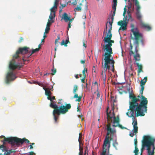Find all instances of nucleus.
<instances>
[{"label":"nucleus","instance_id":"39","mask_svg":"<svg viewBox=\"0 0 155 155\" xmlns=\"http://www.w3.org/2000/svg\"><path fill=\"white\" fill-rule=\"evenodd\" d=\"M136 64L137 65V66L138 67V70L140 69H142V66L141 64H140V65L139 64V63H136Z\"/></svg>","mask_w":155,"mask_h":155},{"label":"nucleus","instance_id":"11","mask_svg":"<svg viewBox=\"0 0 155 155\" xmlns=\"http://www.w3.org/2000/svg\"><path fill=\"white\" fill-rule=\"evenodd\" d=\"M46 87H43V89L45 91V94L48 96L47 97V99L50 100L51 102H52V99H51V96H50L52 94V93L51 92V91H53V86H51V87L49 86V85L48 84H47L45 86ZM52 102H51V103Z\"/></svg>","mask_w":155,"mask_h":155},{"label":"nucleus","instance_id":"21","mask_svg":"<svg viewBox=\"0 0 155 155\" xmlns=\"http://www.w3.org/2000/svg\"><path fill=\"white\" fill-rule=\"evenodd\" d=\"M62 18L65 22H68L70 19V17H69L67 14L65 12L63 14Z\"/></svg>","mask_w":155,"mask_h":155},{"label":"nucleus","instance_id":"48","mask_svg":"<svg viewBox=\"0 0 155 155\" xmlns=\"http://www.w3.org/2000/svg\"><path fill=\"white\" fill-rule=\"evenodd\" d=\"M12 152L10 150H9L8 151H5V152L4 154H10Z\"/></svg>","mask_w":155,"mask_h":155},{"label":"nucleus","instance_id":"38","mask_svg":"<svg viewBox=\"0 0 155 155\" xmlns=\"http://www.w3.org/2000/svg\"><path fill=\"white\" fill-rule=\"evenodd\" d=\"M101 75H102L103 79H106V74H104L103 71V70L102 71Z\"/></svg>","mask_w":155,"mask_h":155},{"label":"nucleus","instance_id":"7","mask_svg":"<svg viewBox=\"0 0 155 155\" xmlns=\"http://www.w3.org/2000/svg\"><path fill=\"white\" fill-rule=\"evenodd\" d=\"M110 140L109 138H105L102 147V152H101L100 155H110L109 148L110 147ZM110 155H113L111 154Z\"/></svg>","mask_w":155,"mask_h":155},{"label":"nucleus","instance_id":"13","mask_svg":"<svg viewBox=\"0 0 155 155\" xmlns=\"http://www.w3.org/2000/svg\"><path fill=\"white\" fill-rule=\"evenodd\" d=\"M84 139L83 136H79L78 142L79 143V155H86L88 154V153L87 152H85L84 151V154H83V147L84 146L83 140Z\"/></svg>","mask_w":155,"mask_h":155},{"label":"nucleus","instance_id":"53","mask_svg":"<svg viewBox=\"0 0 155 155\" xmlns=\"http://www.w3.org/2000/svg\"><path fill=\"white\" fill-rule=\"evenodd\" d=\"M65 44V41L64 40H63L62 41L61 43V45H64Z\"/></svg>","mask_w":155,"mask_h":155},{"label":"nucleus","instance_id":"12","mask_svg":"<svg viewBox=\"0 0 155 155\" xmlns=\"http://www.w3.org/2000/svg\"><path fill=\"white\" fill-rule=\"evenodd\" d=\"M139 17L137 16V15H136V17L137 19L140 22V25L141 26V28H144L148 31H150L151 29V28L150 26H148L147 25L144 24L142 21L141 18L142 17V15L141 13L138 14Z\"/></svg>","mask_w":155,"mask_h":155},{"label":"nucleus","instance_id":"41","mask_svg":"<svg viewBox=\"0 0 155 155\" xmlns=\"http://www.w3.org/2000/svg\"><path fill=\"white\" fill-rule=\"evenodd\" d=\"M117 87L119 88V90H121V91H124V92H125L126 93H127V92H126L125 91H124L123 90V89L122 88L124 87L123 86V85H122L121 87L119 86H117Z\"/></svg>","mask_w":155,"mask_h":155},{"label":"nucleus","instance_id":"52","mask_svg":"<svg viewBox=\"0 0 155 155\" xmlns=\"http://www.w3.org/2000/svg\"><path fill=\"white\" fill-rule=\"evenodd\" d=\"M1 150H2L3 151H5V147H4V146H3V145H2L1 147Z\"/></svg>","mask_w":155,"mask_h":155},{"label":"nucleus","instance_id":"61","mask_svg":"<svg viewBox=\"0 0 155 155\" xmlns=\"http://www.w3.org/2000/svg\"><path fill=\"white\" fill-rule=\"evenodd\" d=\"M140 42L141 43V44H142V45L143 46H144V44L143 43V39H141L140 41Z\"/></svg>","mask_w":155,"mask_h":155},{"label":"nucleus","instance_id":"35","mask_svg":"<svg viewBox=\"0 0 155 155\" xmlns=\"http://www.w3.org/2000/svg\"><path fill=\"white\" fill-rule=\"evenodd\" d=\"M51 71L52 73H51V74L53 75L56 72V69H54V67H53L51 69Z\"/></svg>","mask_w":155,"mask_h":155},{"label":"nucleus","instance_id":"47","mask_svg":"<svg viewBox=\"0 0 155 155\" xmlns=\"http://www.w3.org/2000/svg\"><path fill=\"white\" fill-rule=\"evenodd\" d=\"M134 145H135V147H136V146H137V139L136 138L134 139Z\"/></svg>","mask_w":155,"mask_h":155},{"label":"nucleus","instance_id":"25","mask_svg":"<svg viewBox=\"0 0 155 155\" xmlns=\"http://www.w3.org/2000/svg\"><path fill=\"white\" fill-rule=\"evenodd\" d=\"M126 87L127 88V91L129 92V95H133V91L132 90L130 91L129 86H128L127 85Z\"/></svg>","mask_w":155,"mask_h":155},{"label":"nucleus","instance_id":"54","mask_svg":"<svg viewBox=\"0 0 155 155\" xmlns=\"http://www.w3.org/2000/svg\"><path fill=\"white\" fill-rule=\"evenodd\" d=\"M135 100L136 101V103H138V101H141V99H140L139 98H137L136 97H135Z\"/></svg>","mask_w":155,"mask_h":155},{"label":"nucleus","instance_id":"19","mask_svg":"<svg viewBox=\"0 0 155 155\" xmlns=\"http://www.w3.org/2000/svg\"><path fill=\"white\" fill-rule=\"evenodd\" d=\"M81 2H82L84 3V13L83 16H84V18L85 19L86 17V12H87L88 8L87 2L86 0H81Z\"/></svg>","mask_w":155,"mask_h":155},{"label":"nucleus","instance_id":"32","mask_svg":"<svg viewBox=\"0 0 155 155\" xmlns=\"http://www.w3.org/2000/svg\"><path fill=\"white\" fill-rule=\"evenodd\" d=\"M138 149L137 147V146H136V147H135V150L134 151V152L135 153V155H138ZM140 155H142V153H140Z\"/></svg>","mask_w":155,"mask_h":155},{"label":"nucleus","instance_id":"16","mask_svg":"<svg viewBox=\"0 0 155 155\" xmlns=\"http://www.w3.org/2000/svg\"><path fill=\"white\" fill-rule=\"evenodd\" d=\"M124 22H123L122 21H120L117 22V25H121V27L120 28L119 31L121 29L123 30H125L127 29V24L128 22L125 21V20H124Z\"/></svg>","mask_w":155,"mask_h":155},{"label":"nucleus","instance_id":"49","mask_svg":"<svg viewBox=\"0 0 155 155\" xmlns=\"http://www.w3.org/2000/svg\"><path fill=\"white\" fill-rule=\"evenodd\" d=\"M115 144H116L117 145L118 144V143L117 142H116V141H115L114 143H113V146L115 148V149L117 150V147L115 146Z\"/></svg>","mask_w":155,"mask_h":155},{"label":"nucleus","instance_id":"58","mask_svg":"<svg viewBox=\"0 0 155 155\" xmlns=\"http://www.w3.org/2000/svg\"><path fill=\"white\" fill-rule=\"evenodd\" d=\"M134 54L133 52L131 50H130L129 52V55L130 56H131L132 54Z\"/></svg>","mask_w":155,"mask_h":155},{"label":"nucleus","instance_id":"26","mask_svg":"<svg viewBox=\"0 0 155 155\" xmlns=\"http://www.w3.org/2000/svg\"><path fill=\"white\" fill-rule=\"evenodd\" d=\"M54 18H55V17L52 19V20L54 21V22H52V21L50 20V19L49 18L48 20V22L47 23V24L46 26L49 27L51 25V23L54 22V21L53 20Z\"/></svg>","mask_w":155,"mask_h":155},{"label":"nucleus","instance_id":"4","mask_svg":"<svg viewBox=\"0 0 155 155\" xmlns=\"http://www.w3.org/2000/svg\"><path fill=\"white\" fill-rule=\"evenodd\" d=\"M58 107L56 103L53 104L51 103L50 106L52 108H54L53 114L55 123H58V120L61 113L64 114L68 111V110L71 108L70 104H66L65 106L63 104H61V105H58Z\"/></svg>","mask_w":155,"mask_h":155},{"label":"nucleus","instance_id":"10","mask_svg":"<svg viewBox=\"0 0 155 155\" xmlns=\"http://www.w3.org/2000/svg\"><path fill=\"white\" fill-rule=\"evenodd\" d=\"M107 41L108 42H105L106 44L103 45L104 51L105 52L104 54H103L102 56L111 57L112 56L111 54H113V52L111 46L112 45L109 40H107Z\"/></svg>","mask_w":155,"mask_h":155},{"label":"nucleus","instance_id":"51","mask_svg":"<svg viewBox=\"0 0 155 155\" xmlns=\"http://www.w3.org/2000/svg\"><path fill=\"white\" fill-rule=\"evenodd\" d=\"M113 13L112 14V15L114 16L115 14V12L116 11V9H113Z\"/></svg>","mask_w":155,"mask_h":155},{"label":"nucleus","instance_id":"9","mask_svg":"<svg viewBox=\"0 0 155 155\" xmlns=\"http://www.w3.org/2000/svg\"><path fill=\"white\" fill-rule=\"evenodd\" d=\"M136 96L133 95H129V98L131 99V101H129V109H128V111L126 113V115L129 117H133L134 109H133L132 106L135 105V103H136L135 100Z\"/></svg>","mask_w":155,"mask_h":155},{"label":"nucleus","instance_id":"59","mask_svg":"<svg viewBox=\"0 0 155 155\" xmlns=\"http://www.w3.org/2000/svg\"><path fill=\"white\" fill-rule=\"evenodd\" d=\"M61 100H60V101H59L58 103V105H57L58 107L59 106L58 105H61V104H63V103H62L61 102Z\"/></svg>","mask_w":155,"mask_h":155},{"label":"nucleus","instance_id":"14","mask_svg":"<svg viewBox=\"0 0 155 155\" xmlns=\"http://www.w3.org/2000/svg\"><path fill=\"white\" fill-rule=\"evenodd\" d=\"M59 0H55L54 5V6L50 9L51 13L49 15V18L50 20L52 21V22H53L54 21L52 20V19L54 18L55 16V11H53V9L56 8H57L56 5L58 4Z\"/></svg>","mask_w":155,"mask_h":155},{"label":"nucleus","instance_id":"22","mask_svg":"<svg viewBox=\"0 0 155 155\" xmlns=\"http://www.w3.org/2000/svg\"><path fill=\"white\" fill-rule=\"evenodd\" d=\"M33 83L36 84H38L39 86H42L43 88L44 87H46L45 86L47 84H48L47 83H46L44 84L42 83L41 82H39L37 81H33Z\"/></svg>","mask_w":155,"mask_h":155},{"label":"nucleus","instance_id":"60","mask_svg":"<svg viewBox=\"0 0 155 155\" xmlns=\"http://www.w3.org/2000/svg\"><path fill=\"white\" fill-rule=\"evenodd\" d=\"M130 41V50H132V48H133V46H132V44H131V41Z\"/></svg>","mask_w":155,"mask_h":155},{"label":"nucleus","instance_id":"50","mask_svg":"<svg viewBox=\"0 0 155 155\" xmlns=\"http://www.w3.org/2000/svg\"><path fill=\"white\" fill-rule=\"evenodd\" d=\"M112 34H111V33H109V37H108V39H109H109H111V37H112Z\"/></svg>","mask_w":155,"mask_h":155},{"label":"nucleus","instance_id":"62","mask_svg":"<svg viewBox=\"0 0 155 155\" xmlns=\"http://www.w3.org/2000/svg\"><path fill=\"white\" fill-rule=\"evenodd\" d=\"M141 88L140 90L142 91H143L144 88V87L143 86H141Z\"/></svg>","mask_w":155,"mask_h":155},{"label":"nucleus","instance_id":"8","mask_svg":"<svg viewBox=\"0 0 155 155\" xmlns=\"http://www.w3.org/2000/svg\"><path fill=\"white\" fill-rule=\"evenodd\" d=\"M155 142V138H152L151 136H143V140H142V146L146 144L149 147L150 146H152L153 147V150H154L155 147L154 146Z\"/></svg>","mask_w":155,"mask_h":155},{"label":"nucleus","instance_id":"29","mask_svg":"<svg viewBox=\"0 0 155 155\" xmlns=\"http://www.w3.org/2000/svg\"><path fill=\"white\" fill-rule=\"evenodd\" d=\"M117 2H113L112 5V7L113 9H116L117 5Z\"/></svg>","mask_w":155,"mask_h":155},{"label":"nucleus","instance_id":"1","mask_svg":"<svg viewBox=\"0 0 155 155\" xmlns=\"http://www.w3.org/2000/svg\"><path fill=\"white\" fill-rule=\"evenodd\" d=\"M29 49L26 47L20 48L13 55L12 59L9 61L8 69L5 75V81L6 84H9L17 78L18 71L22 69L25 62L30 61L31 55L39 50L38 48L32 50Z\"/></svg>","mask_w":155,"mask_h":155},{"label":"nucleus","instance_id":"34","mask_svg":"<svg viewBox=\"0 0 155 155\" xmlns=\"http://www.w3.org/2000/svg\"><path fill=\"white\" fill-rule=\"evenodd\" d=\"M102 67L103 68V70L104 71V72H103L104 74H107V68L105 67V66L102 65Z\"/></svg>","mask_w":155,"mask_h":155},{"label":"nucleus","instance_id":"18","mask_svg":"<svg viewBox=\"0 0 155 155\" xmlns=\"http://www.w3.org/2000/svg\"><path fill=\"white\" fill-rule=\"evenodd\" d=\"M131 12H132V11L128 10L127 11V15H125V17H124V20H125V21H127V22L130 19L131 20V21H133V19L132 17Z\"/></svg>","mask_w":155,"mask_h":155},{"label":"nucleus","instance_id":"31","mask_svg":"<svg viewBox=\"0 0 155 155\" xmlns=\"http://www.w3.org/2000/svg\"><path fill=\"white\" fill-rule=\"evenodd\" d=\"M140 57V54L138 53H136V54L134 55V58L136 61H139L140 60V59H138L137 58V57L139 58Z\"/></svg>","mask_w":155,"mask_h":155},{"label":"nucleus","instance_id":"33","mask_svg":"<svg viewBox=\"0 0 155 155\" xmlns=\"http://www.w3.org/2000/svg\"><path fill=\"white\" fill-rule=\"evenodd\" d=\"M127 7L128 8V10H129L130 9H131V11H132V12H133L134 11V5L133 6L128 5Z\"/></svg>","mask_w":155,"mask_h":155},{"label":"nucleus","instance_id":"30","mask_svg":"<svg viewBox=\"0 0 155 155\" xmlns=\"http://www.w3.org/2000/svg\"><path fill=\"white\" fill-rule=\"evenodd\" d=\"M60 39V37L59 35L58 36H57V38L56 39L55 41V45H56L57 46H58V43H60L58 41V40Z\"/></svg>","mask_w":155,"mask_h":155},{"label":"nucleus","instance_id":"42","mask_svg":"<svg viewBox=\"0 0 155 155\" xmlns=\"http://www.w3.org/2000/svg\"><path fill=\"white\" fill-rule=\"evenodd\" d=\"M65 44H64V46H67V44L68 43V42H69V38L68 37V39L66 40L65 41Z\"/></svg>","mask_w":155,"mask_h":155},{"label":"nucleus","instance_id":"3","mask_svg":"<svg viewBox=\"0 0 155 155\" xmlns=\"http://www.w3.org/2000/svg\"><path fill=\"white\" fill-rule=\"evenodd\" d=\"M106 115L107 121L108 122V125L105 126V129L107 131V134L105 136H110L114 135L116 133V131L114 128H112L111 127V124L112 123V126L116 127L118 126L122 129H127V128L123 127L119 124L120 119L118 115L117 117L115 116L114 112V109L112 108L111 110L108 112L107 109L106 110Z\"/></svg>","mask_w":155,"mask_h":155},{"label":"nucleus","instance_id":"28","mask_svg":"<svg viewBox=\"0 0 155 155\" xmlns=\"http://www.w3.org/2000/svg\"><path fill=\"white\" fill-rule=\"evenodd\" d=\"M74 98H78V99L76 100V101H80L81 100V97L78 96V95L76 93L74 94Z\"/></svg>","mask_w":155,"mask_h":155},{"label":"nucleus","instance_id":"43","mask_svg":"<svg viewBox=\"0 0 155 155\" xmlns=\"http://www.w3.org/2000/svg\"><path fill=\"white\" fill-rule=\"evenodd\" d=\"M125 82H122V83H119V82H117V83H115V85H117L119 84H121V85H122L123 84H125Z\"/></svg>","mask_w":155,"mask_h":155},{"label":"nucleus","instance_id":"45","mask_svg":"<svg viewBox=\"0 0 155 155\" xmlns=\"http://www.w3.org/2000/svg\"><path fill=\"white\" fill-rule=\"evenodd\" d=\"M128 5L133 6L132 3L130 0L128 1Z\"/></svg>","mask_w":155,"mask_h":155},{"label":"nucleus","instance_id":"2","mask_svg":"<svg viewBox=\"0 0 155 155\" xmlns=\"http://www.w3.org/2000/svg\"><path fill=\"white\" fill-rule=\"evenodd\" d=\"M134 104L135 105L132 106L134 111L133 117H131L133 120L132 124L134 128L132 132L131 131L129 134V136L136 135L137 133L138 127L136 117L139 116H144L145 115L144 113H147L148 101L147 98L142 96L140 104L137 103Z\"/></svg>","mask_w":155,"mask_h":155},{"label":"nucleus","instance_id":"44","mask_svg":"<svg viewBox=\"0 0 155 155\" xmlns=\"http://www.w3.org/2000/svg\"><path fill=\"white\" fill-rule=\"evenodd\" d=\"M75 9L78 11H81V8L80 7L78 6L75 8Z\"/></svg>","mask_w":155,"mask_h":155},{"label":"nucleus","instance_id":"37","mask_svg":"<svg viewBox=\"0 0 155 155\" xmlns=\"http://www.w3.org/2000/svg\"><path fill=\"white\" fill-rule=\"evenodd\" d=\"M78 88L77 86L76 85H75L74 87V89H73V93L74 94L75 93L76 90H77Z\"/></svg>","mask_w":155,"mask_h":155},{"label":"nucleus","instance_id":"23","mask_svg":"<svg viewBox=\"0 0 155 155\" xmlns=\"http://www.w3.org/2000/svg\"><path fill=\"white\" fill-rule=\"evenodd\" d=\"M130 37L131 38L133 39H135V41L134 42V44L136 45H137L138 46V38L137 37H134L132 36V35L131 33L130 34Z\"/></svg>","mask_w":155,"mask_h":155},{"label":"nucleus","instance_id":"24","mask_svg":"<svg viewBox=\"0 0 155 155\" xmlns=\"http://www.w3.org/2000/svg\"><path fill=\"white\" fill-rule=\"evenodd\" d=\"M147 80V77H145L143 79H141L140 81V86L144 85Z\"/></svg>","mask_w":155,"mask_h":155},{"label":"nucleus","instance_id":"64","mask_svg":"<svg viewBox=\"0 0 155 155\" xmlns=\"http://www.w3.org/2000/svg\"><path fill=\"white\" fill-rule=\"evenodd\" d=\"M85 60H81V63L82 64H84L85 63Z\"/></svg>","mask_w":155,"mask_h":155},{"label":"nucleus","instance_id":"40","mask_svg":"<svg viewBox=\"0 0 155 155\" xmlns=\"http://www.w3.org/2000/svg\"><path fill=\"white\" fill-rule=\"evenodd\" d=\"M87 43L86 41L84 39L83 41V46L85 48H86L87 47L86 43Z\"/></svg>","mask_w":155,"mask_h":155},{"label":"nucleus","instance_id":"55","mask_svg":"<svg viewBox=\"0 0 155 155\" xmlns=\"http://www.w3.org/2000/svg\"><path fill=\"white\" fill-rule=\"evenodd\" d=\"M137 46L136 45L135 46V52L136 53H137V52L138 51V50L137 49Z\"/></svg>","mask_w":155,"mask_h":155},{"label":"nucleus","instance_id":"17","mask_svg":"<svg viewBox=\"0 0 155 155\" xmlns=\"http://www.w3.org/2000/svg\"><path fill=\"white\" fill-rule=\"evenodd\" d=\"M130 31L131 32L133 33L134 37H137V36H138L141 37L142 38H143L142 34L139 32L137 28H136L131 29L130 30Z\"/></svg>","mask_w":155,"mask_h":155},{"label":"nucleus","instance_id":"36","mask_svg":"<svg viewBox=\"0 0 155 155\" xmlns=\"http://www.w3.org/2000/svg\"><path fill=\"white\" fill-rule=\"evenodd\" d=\"M127 7V5H126L125 7L124 8V13L123 15L124 17H125V16L126 15V12H127V9L126 8V7Z\"/></svg>","mask_w":155,"mask_h":155},{"label":"nucleus","instance_id":"5","mask_svg":"<svg viewBox=\"0 0 155 155\" xmlns=\"http://www.w3.org/2000/svg\"><path fill=\"white\" fill-rule=\"evenodd\" d=\"M6 142H8L9 143L12 145L18 146L23 144L24 143H28L33 145L35 144L34 143H31L29 141L25 138L21 139L16 137L11 136L6 140Z\"/></svg>","mask_w":155,"mask_h":155},{"label":"nucleus","instance_id":"20","mask_svg":"<svg viewBox=\"0 0 155 155\" xmlns=\"http://www.w3.org/2000/svg\"><path fill=\"white\" fill-rule=\"evenodd\" d=\"M146 147V150L147 151V153H149L150 154H153L154 155V150H149V147H148L147 145L146 144L145 145L143 146H142V149L143 150L145 149V148Z\"/></svg>","mask_w":155,"mask_h":155},{"label":"nucleus","instance_id":"57","mask_svg":"<svg viewBox=\"0 0 155 155\" xmlns=\"http://www.w3.org/2000/svg\"><path fill=\"white\" fill-rule=\"evenodd\" d=\"M112 30V27L111 26H109V29L108 31V33H111V30Z\"/></svg>","mask_w":155,"mask_h":155},{"label":"nucleus","instance_id":"63","mask_svg":"<svg viewBox=\"0 0 155 155\" xmlns=\"http://www.w3.org/2000/svg\"><path fill=\"white\" fill-rule=\"evenodd\" d=\"M108 22H109V23L110 25V26H111V27H112V23L113 22L109 21Z\"/></svg>","mask_w":155,"mask_h":155},{"label":"nucleus","instance_id":"15","mask_svg":"<svg viewBox=\"0 0 155 155\" xmlns=\"http://www.w3.org/2000/svg\"><path fill=\"white\" fill-rule=\"evenodd\" d=\"M132 2H134V5L135 6V10L136 12L135 13L136 15H137L139 17V14L140 13V9L141 7L139 5V3L138 0H131Z\"/></svg>","mask_w":155,"mask_h":155},{"label":"nucleus","instance_id":"56","mask_svg":"<svg viewBox=\"0 0 155 155\" xmlns=\"http://www.w3.org/2000/svg\"><path fill=\"white\" fill-rule=\"evenodd\" d=\"M61 6H62V8H64V7H65L67 5V4H61Z\"/></svg>","mask_w":155,"mask_h":155},{"label":"nucleus","instance_id":"46","mask_svg":"<svg viewBox=\"0 0 155 155\" xmlns=\"http://www.w3.org/2000/svg\"><path fill=\"white\" fill-rule=\"evenodd\" d=\"M50 29V28L49 27L46 26V27L45 29V32H46V33H48V32L47 31H49Z\"/></svg>","mask_w":155,"mask_h":155},{"label":"nucleus","instance_id":"6","mask_svg":"<svg viewBox=\"0 0 155 155\" xmlns=\"http://www.w3.org/2000/svg\"><path fill=\"white\" fill-rule=\"evenodd\" d=\"M104 60H105V63L104 65L106 68H107V69L110 70L111 67L112 68V71L113 72H114V61L113 59V57H107V56H104ZM103 59L102 64H103Z\"/></svg>","mask_w":155,"mask_h":155},{"label":"nucleus","instance_id":"27","mask_svg":"<svg viewBox=\"0 0 155 155\" xmlns=\"http://www.w3.org/2000/svg\"><path fill=\"white\" fill-rule=\"evenodd\" d=\"M108 33L107 32V35L106 37H105L104 38V39L103 40V41H104V42H107V40H108V37L109 35V33Z\"/></svg>","mask_w":155,"mask_h":155}]
</instances>
